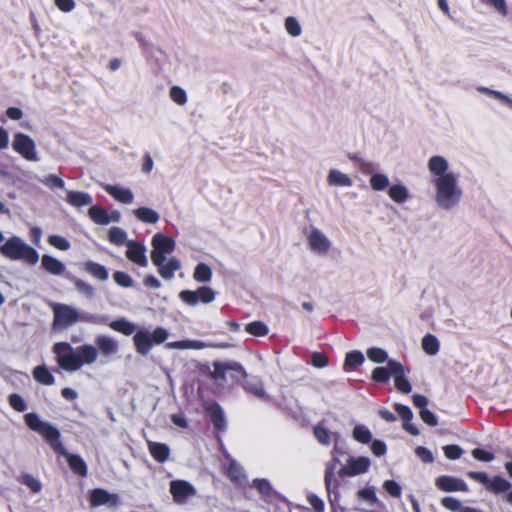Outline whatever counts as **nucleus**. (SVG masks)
<instances>
[{"label":"nucleus","instance_id":"29","mask_svg":"<svg viewBox=\"0 0 512 512\" xmlns=\"http://www.w3.org/2000/svg\"><path fill=\"white\" fill-rule=\"evenodd\" d=\"M66 201L71 206L80 208L90 205L92 203V197L86 192L68 191L66 195Z\"/></svg>","mask_w":512,"mask_h":512},{"label":"nucleus","instance_id":"1","mask_svg":"<svg viewBox=\"0 0 512 512\" xmlns=\"http://www.w3.org/2000/svg\"><path fill=\"white\" fill-rule=\"evenodd\" d=\"M426 170L433 187V200L442 211L456 209L464 197L460 183V174L452 169L447 157L441 154L431 155L426 162Z\"/></svg>","mask_w":512,"mask_h":512},{"label":"nucleus","instance_id":"32","mask_svg":"<svg viewBox=\"0 0 512 512\" xmlns=\"http://www.w3.org/2000/svg\"><path fill=\"white\" fill-rule=\"evenodd\" d=\"M109 327L123 335L130 336L136 333V326L126 318H119L109 323Z\"/></svg>","mask_w":512,"mask_h":512},{"label":"nucleus","instance_id":"4","mask_svg":"<svg viewBox=\"0 0 512 512\" xmlns=\"http://www.w3.org/2000/svg\"><path fill=\"white\" fill-rule=\"evenodd\" d=\"M0 253L12 261H22L28 265H35L39 261V253L36 249L18 236L7 239L0 246Z\"/></svg>","mask_w":512,"mask_h":512},{"label":"nucleus","instance_id":"40","mask_svg":"<svg viewBox=\"0 0 512 512\" xmlns=\"http://www.w3.org/2000/svg\"><path fill=\"white\" fill-rule=\"evenodd\" d=\"M284 27L291 37H299L302 33L300 22L293 16H289L285 19Z\"/></svg>","mask_w":512,"mask_h":512},{"label":"nucleus","instance_id":"30","mask_svg":"<svg viewBox=\"0 0 512 512\" xmlns=\"http://www.w3.org/2000/svg\"><path fill=\"white\" fill-rule=\"evenodd\" d=\"M42 267L53 275H61L65 270V265L55 257L43 255L41 258Z\"/></svg>","mask_w":512,"mask_h":512},{"label":"nucleus","instance_id":"17","mask_svg":"<svg viewBox=\"0 0 512 512\" xmlns=\"http://www.w3.org/2000/svg\"><path fill=\"white\" fill-rule=\"evenodd\" d=\"M104 190L117 202L130 205L134 201V193L130 188L121 185L104 184Z\"/></svg>","mask_w":512,"mask_h":512},{"label":"nucleus","instance_id":"59","mask_svg":"<svg viewBox=\"0 0 512 512\" xmlns=\"http://www.w3.org/2000/svg\"><path fill=\"white\" fill-rule=\"evenodd\" d=\"M443 450L445 456L451 460L460 458L463 453L462 449L457 445H447L443 448Z\"/></svg>","mask_w":512,"mask_h":512},{"label":"nucleus","instance_id":"15","mask_svg":"<svg viewBox=\"0 0 512 512\" xmlns=\"http://www.w3.org/2000/svg\"><path fill=\"white\" fill-rule=\"evenodd\" d=\"M88 215L93 222L99 225H107L111 222H119L121 214L119 211L114 210L109 213L107 210L100 206H91L88 210Z\"/></svg>","mask_w":512,"mask_h":512},{"label":"nucleus","instance_id":"57","mask_svg":"<svg viewBox=\"0 0 512 512\" xmlns=\"http://www.w3.org/2000/svg\"><path fill=\"white\" fill-rule=\"evenodd\" d=\"M383 488L389 495L395 498H399L401 496V487L397 482L393 480L385 481L383 483Z\"/></svg>","mask_w":512,"mask_h":512},{"label":"nucleus","instance_id":"20","mask_svg":"<svg viewBox=\"0 0 512 512\" xmlns=\"http://www.w3.org/2000/svg\"><path fill=\"white\" fill-rule=\"evenodd\" d=\"M390 368L392 369V377L394 378L395 387L402 393H410L412 387L405 377V369L403 365L398 361H391Z\"/></svg>","mask_w":512,"mask_h":512},{"label":"nucleus","instance_id":"35","mask_svg":"<svg viewBox=\"0 0 512 512\" xmlns=\"http://www.w3.org/2000/svg\"><path fill=\"white\" fill-rule=\"evenodd\" d=\"M149 452L153 458L159 462H164L169 456V448L165 444L149 442Z\"/></svg>","mask_w":512,"mask_h":512},{"label":"nucleus","instance_id":"33","mask_svg":"<svg viewBox=\"0 0 512 512\" xmlns=\"http://www.w3.org/2000/svg\"><path fill=\"white\" fill-rule=\"evenodd\" d=\"M33 377L38 383H40L42 385L49 386V385H53L55 382V378H54L53 374L44 365L36 366L33 369Z\"/></svg>","mask_w":512,"mask_h":512},{"label":"nucleus","instance_id":"52","mask_svg":"<svg viewBox=\"0 0 512 512\" xmlns=\"http://www.w3.org/2000/svg\"><path fill=\"white\" fill-rule=\"evenodd\" d=\"M42 182H43V184H45L46 186H48L51 189H55V188L64 189L65 188L64 181L60 177H58L57 175H54V174H49L48 176H46L43 179Z\"/></svg>","mask_w":512,"mask_h":512},{"label":"nucleus","instance_id":"44","mask_svg":"<svg viewBox=\"0 0 512 512\" xmlns=\"http://www.w3.org/2000/svg\"><path fill=\"white\" fill-rule=\"evenodd\" d=\"M367 357L370 361L378 364L389 361L387 352L384 349L378 347L368 349Z\"/></svg>","mask_w":512,"mask_h":512},{"label":"nucleus","instance_id":"54","mask_svg":"<svg viewBox=\"0 0 512 512\" xmlns=\"http://www.w3.org/2000/svg\"><path fill=\"white\" fill-rule=\"evenodd\" d=\"M484 3L490 5L502 17H506L508 9L505 0H483Z\"/></svg>","mask_w":512,"mask_h":512},{"label":"nucleus","instance_id":"43","mask_svg":"<svg viewBox=\"0 0 512 512\" xmlns=\"http://www.w3.org/2000/svg\"><path fill=\"white\" fill-rule=\"evenodd\" d=\"M169 96L174 103L180 106L185 105L188 101L186 91L179 86L171 87L169 90Z\"/></svg>","mask_w":512,"mask_h":512},{"label":"nucleus","instance_id":"61","mask_svg":"<svg viewBox=\"0 0 512 512\" xmlns=\"http://www.w3.org/2000/svg\"><path fill=\"white\" fill-rule=\"evenodd\" d=\"M472 456L479 460V461H483V462H491L492 460H494V455L488 451H485L483 449H480V448H475L473 451H472Z\"/></svg>","mask_w":512,"mask_h":512},{"label":"nucleus","instance_id":"41","mask_svg":"<svg viewBox=\"0 0 512 512\" xmlns=\"http://www.w3.org/2000/svg\"><path fill=\"white\" fill-rule=\"evenodd\" d=\"M392 360L387 362L384 367H377L372 372V379L376 382H387L389 377L392 376V369L390 368Z\"/></svg>","mask_w":512,"mask_h":512},{"label":"nucleus","instance_id":"42","mask_svg":"<svg viewBox=\"0 0 512 512\" xmlns=\"http://www.w3.org/2000/svg\"><path fill=\"white\" fill-rule=\"evenodd\" d=\"M314 436L319 443L323 445H329L331 443L332 437H337V434L329 432L325 427L321 425H317L314 428Z\"/></svg>","mask_w":512,"mask_h":512},{"label":"nucleus","instance_id":"10","mask_svg":"<svg viewBox=\"0 0 512 512\" xmlns=\"http://www.w3.org/2000/svg\"><path fill=\"white\" fill-rule=\"evenodd\" d=\"M12 148L16 153L28 161L38 160L36 144L34 140L24 133L14 134L12 140Z\"/></svg>","mask_w":512,"mask_h":512},{"label":"nucleus","instance_id":"9","mask_svg":"<svg viewBox=\"0 0 512 512\" xmlns=\"http://www.w3.org/2000/svg\"><path fill=\"white\" fill-rule=\"evenodd\" d=\"M180 300L188 306H196L199 303L209 304L216 298V292L208 286H201L196 290H183L179 293Z\"/></svg>","mask_w":512,"mask_h":512},{"label":"nucleus","instance_id":"18","mask_svg":"<svg viewBox=\"0 0 512 512\" xmlns=\"http://www.w3.org/2000/svg\"><path fill=\"white\" fill-rule=\"evenodd\" d=\"M339 462L337 447L335 446L331 453V460L326 463L324 473V484L329 493L332 488L337 486L336 475H338L337 464Z\"/></svg>","mask_w":512,"mask_h":512},{"label":"nucleus","instance_id":"25","mask_svg":"<svg viewBox=\"0 0 512 512\" xmlns=\"http://www.w3.org/2000/svg\"><path fill=\"white\" fill-rule=\"evenodd\" d=\"M155 266L158 268V273L161 277L164 279H172L175 272L181 268V262L177 258L172 257L167 261L162 260L161 264Z\"/></svg>","mask_w":512,"mask_h":512},{"label":"nucleus","instance_id":"38","mask_svg":"<svg viewBox=\"0 0 512 512\" xmlns=\"http://www.w3.org/2000/svg\"><path fill=\"white\" fill-rule=\"evenodd\" d=\"M421 344L423 351L430 356H434L439 352L440 343L434 335H425Z\"/></svg>","mask_w":512,"mask_h":512},{"label":"nucleus","instance_id":"16","mask_svg":"<svg viewBox=\"0 0 512 512\" xmlns=\"http://www.w3.org/2000/svg\"><path fill=\"white\" fill-rule=\"evenodd\" d=\"M126 257L133 263L146 267L148 265V260L146 256V247L135 241H128L126 243Z\"/></svg>","mask_w":512,"mask_h":512},{"label":"nucleus","instance_id":"8","mask_svg":"<svg viewBox=\"0 0 512 512\" xmlns=\"http://www.w3.org/2000/svg\"><path fill=\"white\" fill-rule=\"evenodd\" d=\"M151 245V260L154 265L161 264L162 260H166V255L172 253L175 249L174 239L161 233L152 237Z\"/></svg>","mask_w":512,"mask_h":512},{"label":"nucleus","instance_id":"46","mask_svg":"<svg viewBox=\"0 0 512 512\" xmlns=\"http://www.w3.org/2000/svg\"><path fill=\"white\" fill-rule=\"evenodd\" d=\"M20 481L26 485L33 493H39L42 490L41 482L30 474H22Z\"/></svg>","mask_w":512,"mask_h":512},{"label":"nucleus","instance_id":"7","mask_svg":"<svg viewBox=\"0 0 512 512\" xmlns=\"http://www.w3.org/2000/svg\"><path fill=\"white\" fill-rule=\"evenodd\" d=\"M54 315L53 327L55 329H65L77 323L80 313L74 307L66 304L55 303L52 305Z\"/></svg>","mask_w":512,"mask_h":512},{"label":"nucleus","instance_id":"28","mask_svg":"<svg viewBox=\"0 0 512 512\" xmlns=\"http://www.w3.org/2000/svg\"><path fill=\"white\" fill-rule=\"evenodd\" d=\"M477 91L481 94H485L488 97L495 99L504 107L512 110V96L505 94L501 91L493 90L484 86H479L477 88Z\"/></svg>","mask_w":512,"mask_h":512},{"label":"nucleus","instance_id":"34","mask_svg":"<svg viewBox=\"0 0 512 512\" xmlns=\"http://www.w3.org/2000/svg\"><path fill=\"white\" fill-rule=\"evenodd\" d=\"M511 483L508 482L506 479L495 476L493 478L489 479V482H487V490L490 492H493L495 494L506 492L510 490Z\"/></svg>","mask_w":512,"mask_h":512},{"label":"nucleus","instance_id":"31","mask_svg":"<svg viewBox=\"0 0 512 512\" xmlns=\"http://www.w3.org/2000/svg\"><path fill=\"white\" fill-rule=\"evenodd\" d=\"M210 347V345L199 341V340H181L175 342H169L166 344L168 349H180V350H201Z\"/></svg>","mask_w":512,"mask_h":512},{"label":"nucleus","instance_id":"2","mask_svg":"<svg viewBox=\"0 0 512 512\" xmlns=\"http://www.w3.org/2000/svg\"><path fill=\"white\" fill-rule=\"evenodd\" d=\"M26 425L32 430L39 433L45 438L50 446L58 453L66 456L67 461L71 469L81 475L85 476L87 473V467L83 459L78 455H72L67 453L63 444L60 441V433L58 429L52 426L50 423L43 421L40 416L36 413H27L24 416Z\"/></svg>","mask_w":512,"mask_h":512},{"label":"nucleus","instance_id":"56","mask_svg":"<svg viewBox=\"0 0 512 512\" xmlns=\"http://www.w3.org/2000/svg\"><path fill=\"white\" fill-rule=\"evenodd\" d=\"M74 284H75V287L78 290V292H80L86 298H92L93 297V295H94V288L90 284H88V283H86V282H84V281H82L80 279H76Z\"/></svg>","mask_w":512,"mask_h":512},{"label":"nucleus","instance_id":"27","mask_svg":"<svg viewBox=\"0 0 512 512\" xmlns=\"http://www.w3.org/2000/svg\"><path fill=\"white\" fill-rule=\"evenodd\" d=\"M95 342L101 353L105 356L113 355L118 352V342L110 336L99 335L96 337Z\"/></svg>","mask_w":512,"mask_h":512},{"label":"nucleus","instance_id":"36","mask_svg":"<svg viewBox=\"0 0 512 512\" xmlns=\"http://www.w3.org/2000/svg\"><path fill=\"white\" fill-rule=\"evenodd\" d=\"M84 268L87 273L99 280L105 281L108 278L107 269L98 263L88 261L85 263Z\"/></svg>","mask_w":512,"mask_h":512},{"label":"nucleus","instance_id":"14","mask_svg":"<svg viewBox=\"0 0 512 512\" xmlns=\"http://www.w3.org/2000/svg\"><path fill=\"white\" fill-rule=\"evenodd\" d=\"M170 493L176 504H185L190 498L197 493L195 487L184 480H173L170 482Z\"/></svg>","mask_w":512,"mask_h":512},{"label":"nucleus","instance_id":"49","mask_svg":"<svg viewBox=\"0 0 512 512\" xmlns=\"http://www.w3.org/2000/svg\"><path fill=\"white\" fill-rule=\"evenodd\" d=\"M209 412L214 426L218 429H222L225 426V418L221 408L213 406L209 409Z\"/></svg>","mask_w":512,"mask_h":512},{"label":"nucleus","instance_id":"47","mask_svg":"<svg viewBox=\"0 0 512 512\" xmlns=\"http://www.w3.org/2000/svg\"><path fill=\"white\" fill-rule=\"evenodd\" d=\"M364 362V356L360 351H352L346 354L344 367H357Z\"/></svg>","mask_w":512,"mask_h":512},{"label":"nucleus","instance_id":"22","mask_svg":"<svg viewBox=\"0 0 512 512\" xmlns=\"http://www.w3.org/2000/svg\"><path fill=\"white\" fill-rule=\"evenodd\" d=\"M326 181L329 186L337 188H350L353 185L352 178L347 173L336 168L328 171Z\"/></svg>","mask_w":512,"mask_h":512},{"label":"nucleus","instance_id":"48","mask_svg":"<svg viewBox=\"0 0 512 512\" xmlns=\"http://www.w3.org/2000/svg\"><path fill=\"white\" fill-rule=\"evenodd\" d=\"M245 330L254 336H265L268 333V327L263 322H251L246 325Z\"/></svg>","mask_w":512,"mask_h":512},{"label":"nucleus","instance_id":"6","mask_svg":"<svg viewBox=\"0 0 512 512\" xmlns=\"http://www.w3.org/2000/svg\"><path fill=\"white\" fill-rule=\"evenodd\" d=\"M306 242L309 251L318 257L328 256L333 247V242L329 236L316 227H311L306 232Z\"/></svg>","mask_w":512,"mask_h":512},{"label":"nucleus","instance_id":"13","mask_svg":"<svg viewBox=\"0 0 512 512\" xmlns=\"http://www.w3.org/2000/svg\"><path fill=\"white\" fill-rule=\"evenodd\" d=\"M371 465L368 457L360 456L349 458L346 463L338 469L339 477H355L366 473Z\"/></svg>","mask_w":512,"mask_h":512},{"label":"nucleus","instance_id":"62","mask_svg":"<svg viewBox=\"0 0 512 512\" xmlns=\"http://www.w3.org/2000/svg\"><path fill=\"white\" fill-rule=\"evenodd\" d=\"M311 364L316 368H324L328 364V359L323 353H313L311 356Z\"/></svg>","mask_w":512,"mask_h":512},{"label":"nucleus","instance_id":"21","mask_svg":"<svg viewBox=\"0 0 512 512\" xmlns=\"http://www.w3.org/2000/svg\"><path fill=\"white\" fill-rule=\"evenodd\" d=\"M387 195L396 204H404L411 199L409 188L400 180L391 184L387 190Z\"/></svg>","mask_w":512,"mask_h":512},{"label":"nucleus","instance_id":"3","mask_svg":"<svg viewBox=\"0 0 512 512\" xmlns=\"http://www.w3.org/2000/svg\"><path fill=\"white\" fill-rule=\"evenodd\" d=\"M53 352L59 366L68 372L77 371L83 365H91L98 358L97 348L90 344L80 346L75 352L69 343L58 342L53 346Z\"/></svg>","mask_w":512,"mask_h":512},{"label":"nucleus","instance_id":"26","mask_svg":"<svg viewBox=\"0 0 512 512\" xmlns=\"http://www.w3.org/2000/svg\"><path fill=\"white\" fill-rule=\"evenodd\" d=\"M132 214L137 220L146 224H155L160 219V215L156 210L146 206L132 210Z\"/></svg>","mask_w":512,"mask_h":512},{"label":"nucleus","instance_id":"37","mask_svg":"<svg viewBox=\"0 0 512 512\" xmlns=\"http://www.w3.org/2000/svg\"><path fill=\"white\" fill-rule=\"evenodd\" d=\"M193 279L196 282H200V283H207V282L211 281V279H212L211 268L205 263L198 264L194 269Z\"/></svg>","mask_w":512,"mask_h":512},{"label":"nucleus","instance_id":"45","mask_svg":"<svg viewBox=\"0 0 512 512\" xmlns=\"http://www.w3.org/2000/svg\"><path fill=\"white\" fill-rule=\"evenodd\" d=\"M353 438L360 443H368L372 439L370 430L364 425H356L353 429Z\"/></svg>","mask_w":512,"mask_h":512},{"label":"nucleus","instance_id":"53","mask_svg":"<svg viewBox=\"0 0 512 512\" xmlns=\"http://www.w3.org/2000/svg\"><path fill=\"white\" fill-rule=\"evenodd\" d=\"M9 404L18 412H23L27 409L25 400L19 394H11L9 396Z\"/></svg>","mask_w":512,"mask_h":512},{"label":"nucleus","instance_id":"11","mask_svg":"<svg viewBox=\"0 0 512 512\" xmlns=\"http://www.w3.org/2000/svg\"><path fill=\"white\" fill-rule=\"evenodd\" d=\"M229 372L233 373L232 377L235 380L244 378L247 375L245 369L237 362H215L211 377L216 381H224Z\"/></svg>","mask_w":512,"mask_h":512},{"label":"nucleus","instance_id":"64","mask_svg":"<svg viewBox=\"0 0 512 512\" xmlns=\"http://www.w3.org/2000/svg\"><path fill=\"white\" fill-rule=\"evenodd\" d=\"M262 494H269L271 492V485L266 479H255L252 484Z\"/></svg>","mask_w":512,"mask_h":512},{"label":"nucleus","instance_id":"58","mask_svg":"<svg viewBox=\"0 0 512 512\" xmlns=\"http://www.w3.org/2000/svg\"><path fill=\"white\" fill-rule=\"evenodd\" d=\"M441 504L448 510H451V511H458L460 512V510L463 508L462 505H461V502L454 498V497H444L442 498L441 500Z\"/></svg>","mask_w":512,"mask_h":512},{"label":"nucleus","instance_id":"51","mask_svg":"<svg viewBox=\"0 0 512 512\" xmlns=\"http://www.w3.org/2000/svg\"><path fill=\"white\" fill-rule=\"evenodd\" d=\"M48 243L61 251H67L70 248L69 241L60 235H51L48 237Z\"/></svg>","mask_w":512,"mask_h":512},{"label":"nucleus","instance_id":"5","mask_svg":"<svg viewBox=\"0 0 512 512\" xmlns=\"http://www.w3.org/2000/svg\"><path fill=\"white\" fill-rule=\"evenodd\" d=\"M169 337L168 331L163 327H157L150 332L147 329H140L136 331L133 336V344L135 350L140 355H147L153 345H159L167 340Z\"/></svg>","mask_w":512,"mask_h":512},{"label":"nucleus","instance_id":"23","mask_svg":"<svg viewBox=\"0 0 512 512\" xmlns=\"http://www.w3.org/2000/svg\"><path fill=\"white\" fill-rule=\"evenodd\" d=\"M90 502L92 506H115L118 502V496L115 494H110L104 489H95L91 493Z\"/></svg>","mask_w":512,"mask_h":512},{"label":"nucleus","instance_id":"19","mask_svg":"<svg viewBox=\"0 0 512 512\" xmlns=\"http://www.w3.org/2000/svg\"><path fill=\"white\" fill-rule=\"evenodd\" d=\"M435 485L444 492L468 491V486L463 480L451 476L438 477L435 480Z\"/></svg>","mask_w":512,"mask_h":512},{"label":"nucleus","instance_id":"24","mask_svg":"<svg viewBox=\"0 0 512 512\" xmlns=\"http://www.w3.org/2000/svg\"><path fill=\"white\" fill-rule=\"evenodd\" d=\"M227 476L237 486H244L247 483V477L243 468L234 460L230 459L226 467Z\"/></svg>","mask_w":512,"mask_h":512},{"label":"nucleus","instance_id":"63","mask_svg":"<svg viewBox=\"0 0 512 512\" xmlns=\"http://www.w3.org/2000/svg\"><path fill=\"white\" fill-rule=\"evenodd\" d=\"M395 410L399 414V416L403 419V421H411L413 418V413L408 406L395 404Z\"/></svg>","mask_w":512,"mask_h":512},{"label":"nucleus","instance_id":"39","mask_svg":"<svg viewBox=\"0 0 512 512\" xmlns=\"http://www.w3.org/2000/svg\"><path fill=\"white\" fill-rule=\"evenodd\" d=\"M108 239L112 244L116 246L126 245L128 242L127 232L119 227H111L108 231Z\"/></svg>","mask_w":512,"mask_h":512},{"label":"nucleus","instance_id":"12","mask_svg":"<svg viewBox=\"0 0 512 512\" xmlns=\"http://www.w3.org/2000/svg\"><path fill=\"white\" fill-rule=\"evenodd\" d=\"M362 170L369 175V185L374 192L388 190L391 186L388 174L378 171L373 163L363 164Z\"/></svg>","mask_w":512,"mask_h":512},{"label":"nucleus","instance_id":"55","mask_svg":"<svg viewBox=\"0 0 512 512\" xmlns=\"http://www.w3.org/2000/svg\"><path fill=\"white\" fill-rule=\"evenodd\" d=\"M114 281L122 287H131L133 285V279L125 272L117 271L113 275Z\"/></svg>","mask_w":512,"mask_h":512},{"label":"nucleus","instance_id":"60","mask_svg":"<svg viewBox=\"0 0 512 512\" xmlns=\"http://www.w3.org/2000/svg\"><path fill=\"white\" fill-rule=\"evenodd\" d=\"M308 503L312 506V508L317 512H324L325 504L323 500L315 494H309L307 496Z\"/></svg>","mask_w":512,"mask_h":512},{"label":"nucleus","instance_id":"50","mask_svg":"<svg viewBox=\"0 0 512 512\" xmlns=\"http://www.w3.org/2000/svg\"><path fill=\"white\" fill-rule=\"evenodd\" d=\"M359 499L369 502L371 504H379V500L376 496L375 489L373 487H365L357 492Z\"/></svg>","mask_w":512,"mask_h":512}]
</instances>
